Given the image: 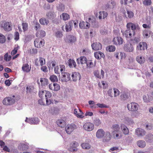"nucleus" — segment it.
Wrapping results in <instances>:
<instances>
[{
  "mask_svg": "<svg viewBox=\"0 0 153 153\" xmlns=\"http://www.w3.org/2000/svg\"><path fill=\"white\" fill-rule=\"evenodd\" d=\"M65 9L64 5L62 4H59L57 7L58 10L60 11H63Z\"/></svg>",
  "mask_w": 153,
  "mask_h": 153,
  "instance_id": "de8ad7c7",
  "label": "nucleus"
},
{
  "mask_svg": "<svg viewBox=\"0 0 153 153\" xmlns=\"http://www.w3.org/2000/svg\"><path fill=\"white\" fill-rule=\"evenodd\" d=\"M125 122L129 124H132L134 123V122L132 119L128 117H125Z\"/></svg>",
  "mask_w": 153,
  "mask_h": 153,
  "instance_id": "49530a36",
  "label": "nucleus"
},
{
  "mask_svg": "<svg viewBox=\"0 0 153 153\" xmlns=\"http://www.w3.org/2000/svg\"><path fill=\"white\" fill-rule=\"evenodd\" d=\"M91 47L93 50L95 51H98L102 48V46L100 43L96 42L92 44Z\"/></svg>",
  "mask_w": 153,
  "mask_h": 153,
  "instance_id": "9b49d317",
  "label": "nucleus"
},
{
  "mask_svg": "<svg viewBox=\"0 0 153 153\" xmlns=\"http://www.w3.org/2000/svg\"><path fill=\"white\" fill-rule=\"evenodd\" d=\"M14 100L11 97H5L3 100L2 102L3 104L6 105H10L13 104Z\"/></svg>",
  "mask_w": 153,
  "mask_h": 153,
  "instance_id": "423d86ee",
  "label": "nucleus"
},
{
  "mask_svg": "<svg viewBox=\"0 0 153 153\" xmlns=\"http://www.w3.org/2000/svg\"><path fill=\"white\" fill-rule=\"evenodd\" d=\"M114 97H116L119 95L120 92L118 89L116 88H114Z\"/></svg>",
  "mask_w": 153,
  "mask_h": 153,
  "instance_id": "13d9d810",
  "label": "nucleus"
},
{
  "mask_svg": "<svg viewBox=\"0 0 153 153\" xmlns=\"http://www.w3.org/2000/svg\"><path fill=\"white\" fill-rule=\"evenodd\" d=\"M11 59L10 55H8V53H6L4 55V60L7 62L10 61Z\"/></svg>",
  "mask_w": 153,
  "mask_h": 153,
  "instance_id": "a18cd8bd",
  "label": "nucleus"
},
{
  "mask_svg": "<svg viewBox=\"0 0 153 153\" xmlns=\"http://www.w3.org/2000/svg\"><path fill=\"white\" fill-rule=\"evenodd\" d=\"M111 135L109 132H106L104 137V139L106 141L108 142L111 139Z\"/></svg>",
  "mask_w": 153,
  "mask_h": 153,
  "instance_id": "c9c22d12",
  "label": "nucleus"
},
{
  "mask_svg": "<svg viewBox=\"0 0 153 153\" xmlns=\"http://www.w3.org/2000/svg\"><path fill=\"white\" fill-rule=\"evenodd\" d=\"M34 23L35 24L34 27L36 30H38L40 28V24L38 22L34 21Z\"/></svg>",
  "mask_w": 153,
  "mask_h": 153,
  "instance_id": "603ef678",
  "label": "nucleus"
},
{
  "mask_svg": "<svg viewBox=\"0 0 153 153\" xmlns=\"http://www.w3.org/2000/svg\"><path fill=\"white\" fill-rule=\"evenodd\" d=\"M71 77L73 80L74 81H76L78 79L79 80L81 78V76L80 74L76 72L72 73Z\"/></svg>",
  "mask_w": 153,
  "mask_h": 153,
  "instance_id": "f3484780",
  "label": "nucleus"
},
{
  "mask_svg": "<svg viewBox=\"0 0 153 153\" xmlns=\"http://www.w3.org/2000/svg\"><path fill=\"white\" fill-rule=\"evenodd\" d=\"M25 121L31 124H37L39 122V119L37 117L30 118L29 119L26 117Z\"/></svg>",
  "mask_w": 153,
  "mask_h": 153,
  "instance_id": "0eeeda50",
  "label": "nucleus"
},
{
  "mask_svg": "<svg viewBox=\"0 0 153 153\" xmlns=\"http://www.w3.org/2000/svg\"><path fill=\"white\" fill-rule=\"evenodd\" d=\"M87 58L84 56H81L77 59V63L78 64H86L87 61Z\"/></svg>",
  "mask_w": 153,
  "mask_h": 153,
  "instance_id": "dca6fc26",
  "label": "nucleus"
},
{
  "mask_svg": "<svg viewBox=\"0 0 153 153\" xmlns=\"http://www.w3.org/2000/svg\"><path fill=\"white\" fill-rule=\"evenodd\" d=\"M5 36L1 33H0V43H3L5 42Z\"/></svg>",
  "mask_w": 153,
  "mask_h": 153,
  "instance_id": "8fccbe9b",
  "label": "nucleus"
},
{
  "mask_svg": "<svg viewBox=\"0 0 153 153\" xmlns=\"http://www.w3.org/2000/svg\"><path fill=\"white\" fill-rule=\"evenodd\" d=\"M115 49L116 48L113 45L109 46L107 48V50L110 52L114 51Z\"/></svg>",
  "mask_w": 153,
  "mask_h": 153,
  "instance_id": "c03bdc74",
  "label": "nucleus"
},
{
  "mask_svg": "<svg viewBox=\"0 0 153 153\" xmlns=\"http://www.w3.org/2000/svg\"><path fill=\"white\" fill-rule=\"evenodd\" d=\"M104 134L105 132L102 129H99L96 132V136L97 138H100L104 136Z\"/></svg>",
  "mask_w": 153,
  "mask_h": 153,
  "instance_id": "4be33fe9",
  "label": "nucleus"
},
{
  "mask_svg": "<svg viewBox=\"0 0 153 153\" xmlns=\"http://www.w3.org/2000/svg\"><path fill=\"white\" fill-rule=\"evenodd\" d=\"M39 61L41 66L43 65L45 63V59L42 57L39 58Z\"/></svg>",
  "mask_w": 153,
  "mask_h": 153,
  "instance_id": "0e129e2a",
  "label": "nucleus"
},
{
  "mask_svg": "<svg viewBox=\"0 0 153 153\" xmlns=\"http://www.w3.org/2000/svg\"><path fill=\"white\" fill-rule=\"evenodd\" d=\"M96 105L98 107L100 108H107L108 107V106L106 105L103 103L100 104L98 103Z\"/></svg>",
  "mask_w": 153,
  "mask_h": 153,
  "instance_id": "6e6d98bb",
  "label": "nucleus"
},
{
  "mask_svg": "<svg viewBox=\"0 0 153 153\" xmlns=\"http://www.w3.org/2000/svg\"><path fill=\"white\" fill-rule=\"evenodd\" d=\"M137 61L140 64H144L146 62L145 58L140 55L137 56L136 58Z\"/></svg>",
  "mask_w": 153,
  "mask_h": 153,
  "instance_id": "aec40b11",
  "label": "nucleus"
},
{
  "mask_svg": "<svg viewBox=\"0 0 153 153\" xmlns=\"http://www.w3.org/2000/svg\"><path fill=\"white\" fill-rule=\"evenodd\" d=\"M50 79L52 82H57L58 81L57 77L55 75L51 76L50 77Z\"/></svg>",
  "mask_w": 153,
  "mask_h": 153,
  "instance_id": "37998d69",
  "label": "nucleus"
},
{
  "mask_svg": "<svg viewBox=\"0 0 153 153\" xmlns=\"http://www.w3.org/2000/svg\"><path fill=\"white\" fill-rule=\"evenodd\" d=\"M131 31V30L129 29L126 30L124 33V35L126 38H128V33H129Z\"/></svg>",
  "mask_w": 153,
  "mask_h": 153,
  "instance_id": "69168bd1",
  "label": "nucleus"
},
{
  "mask_svg": "<svg viewBox=\"0 0 153 153\" xmlns=\"http://www.w3.org/2000/svg\"><path fill=\"white\" fill-rule=\"evenodd\" d=\"M19 34L18 32H16L14 34V39L16 41H18L19 39Z\"/></svg>",
  "mask_w": 153,
  "mask_h": 153,
  "instance_id": "680f3d73",
  "label": "nucleus"
},
{
  "mask_svg": "<svg viewBox=\"0 0 153 153\" xmlns=\"http://www.w3.org/2000/svg\"><path fill=\"white\" fill-rule=\"evenodd\" d=\"M38 42L36 41H35L34 42V45L35 47L37 48H40L44 44V41H40L39 42V45H38Z\"/></svg>",
  "mask_w": 153,
  "mask_h": 153,
  "instance_id": "7c9ffc66",
  "label": "nucleus"
},
{
  "mask_svg": "<svg viewBox=\"0 0 153 153\" xmlns=\"http://www.w3.org/2000/svg\"><path fill=\"white\" fill-rule=\"evenodd\" d=\"M19 48V47L18 45H15L14 49L12 50L11 52V55H13L17 53V50Z\"/></svg>",
  "mask_w": 153,
  "mask_h": 153,
  "instance_id": "ea45409f",
  "label": "nucleus"
},
{
  "mask_svg": "<svg viewBox=\"0 0 153 153\" xmlns=\"http://www.w3.org/2000/svg\"><path fill=\"white\" fill-rule=\"evenodd\" d=\"M152 4L151 0H145L143 2V4L146 6L150 5Z\"/></svg>",
  "mask_w": 153,
  "mask_h": 153,
  "instance_id": "5fc2aeb1",
  "label": "nucleus"
},
{
  "mask_svg": "<svg viewBox=\"0 0 153 153\" xmlns=\"http://www.w3.org/2000/svg\"><path fill=\"white\" fill-rule=\"evenodd\" d=\"M118 150V148L116 147H114L111 148L110 149V150L113 153L117 152Z\"/></svg>",
  "mask_w": 153,
  "mask_h": 153,
  "instance_id": "e2e57ef3",
  "label": "nucleus"
},
{
  "mask_svg": "<svg viewBox=\"0 0 153 153\" xmlns=\"http://www.w3.org/2000/svg\"><path fill=\"white\" fill-rule=\"evenodd\" d=\"M46 16L48 18L51 19L53 17V14L51 12H49L47 13Z\"/></svg>",
  "mask_w": 153,
  "mask_h": 153,
  "instance_id": "774afa93",
  "label": "nucleus"
},
{
  "mask_svg": "<svg viewBox=\"0 0 153 153\" xmlns=\"http://www.w3.org/2000/svg\"><path fill=\"white\" fill-rule=\"evenodd\" d=\"M45 32L43 30H40L36 33V36L38 37H43L45 36Z\"/></svg>",
  "mask_w": 153,
  "mask_h": 153,
  "instance_id": "bb28decb",
  "label": "nucleus"
},
{
  "mask_svg": "<svg viewBox=\"0 0 153 153\" xmlns=\"http://www.w3.org/2000/svg\"><path fill=\"white\" fill-rule=\"evenodd\" d=\"M22 69L23 71L28 73L30 71L31 68H29V65L27 64H26L23 65Z\"/></svg>",
  "mask_w": 153,
  "mask_h": 153,
  "instance_id": "393cba45",
  "label": "nucleus"
},
{
  "mask_svg": "<svg viewBox=\"0 0 153 153\" xmlns=\"http://www.w3.org/2000/svg\"><path fill=\"white\" fill-rule=\"evenodd\" d=\"M74 114L78 118H82L84 117V116H83L82 115H79L77 113V110L76 109H74Z\"/></svg>",
  "mask_w": 153,
  "mask_h": 153,
  "instance_id": "a19ab883",
  "label": "nucleus"
},
{
  "mask_svg": "<svg viewBox=\"0 0 153 153\" xmlns=\"http://www.w3.org/2000/svg\"><path fill=\"white\" fill-rule=\"evenodd\" d=\"M151 31L149 30H145L143 33V35L144 37L146 38H148L150 36Z\"/></svg>",
  "mask_w": 153,
  "mask_h": 153,
  "instance_id": "2f4dec72",
  "label": "nucleus"
},
{
  "mask_svg": "<svg viewBox=\"0 0 153 153\" xmlns=\"http://www.w3.org/2000/svg\"><path fill=\"white\" fill-rule=\"evenodd\" d=\"M87 68H92L94 67V65L91 60H88L87 61L86 63Z\"/></svg>",
  "mask_w": 153,
  "mask_h": 153,
  "instance_id": "e433bc0d",
  "label": "nucleus"
},
{
  "mask_svg": "<svg viewBox=\"0 0 153 153\" xmlns=\"http://www.w3.org/2000/svg\"><path fill=\"white\" fill-rule=\"evenodd\" d=\"M123 49L126 52H132L134 51V47L131 44H126L123 46Z\"/></svg>",
  "mask_w": 153,
  "mask_h": 153,
  "instance_id": "9d476101",
  "label": "nucleus"
},
{
  "mask_svg": "<svg viewBox=\"0 0 153 153\" xmlns=\"http://www.w3.org/2000/svg\"><path fill=\"white\" fill-rule=\"evenodd\" d=\"M135 133L139 137H141L144 135L146 132L143 129L141 128H137L136 130Z\"/></svg>",
  "mask_w": 153,
  "mask_h": 153,
  "instance_id": "4468645a",
  "label": "nucleus"
},
{
  "mask_svg": "<svg viewBox=\"0 0 153 153\" xmlns=\"http://www.w3.org/2000/svg\"><path fill=\"white\" fill-rule=\"evenodd\" d=\"M114 134L119 133L120 131L119 125L117 124H115L112 125L111 128Z\"/></svg>",
  "mask_w": 153,
  "mask_h": 153,
  "instance_id": "a211bd4d",
  "label": "nucleus"
},
{
  "mask_svg": "<svg viewBox=\"0 0 153 153\" xmlns=\"http://www.w3.org/2000/svg\"><path fill=\"white\" fill-rule=\"evenodd\" d=\"M94 124L96 126H99L101 124V121L99 118H96L93 121Z\"/></svg>",
  "mask_w": 153,
  "mask_h": 153,
  "instance_id": "58836bf2",
  "label": "nucleus"
},
{
  "mask_svg": "<svg viewBox=\"0 0 153 153\" xmlns=\"http://www.w3.org/2000/svg\"><path fill=\"white\" fill-rule=\"evenodd\" d=\"M121 127L123 133L125 135L128 134L129 130L127 127L124 124H122L121 125Z\"/></svg>",
  "mask_w": 153,
  "mask_h": 153,
  "instance_id": "5701e85b",
  "label": "nucleus"
},
{
  "mask_svg": "<svg viewBox=\"0 0 153 153\" xmlns=\"http://www.w3.org/2000/svg\"><path fill=\"white\" fill-rule=\"evenodd\" d=\"M68 64L70 68L75 67L76 66L75 62L73 59H69L68 61Z\"/></svg>",
  "mask_w": 153,
  "mask_h": 153,
  "instance_id": "c756f323",
  "label": "nucleus"
},
{
  "mask_svg": "<svg viewBox=\"0 0 153 153\" xmlns=\"http://www.w3.org/2000/svg\"><path fill=\"white\" fill-rule=\"evenodd\" d=\"M28 145L27 143H20L18 146V149L20 150L24 151L28 149Z\"/></svg>",
  "mask_w": 153,
  "mask_h": 153,
  "instance_id": "6ab92c4d",
  "label": "nucleus"
},
{
  "mask_svg": "<svg viewBox=\"0 0 153 153\" xmlns=\"http://www.w3.org/2000/svg\"><path fill=\"white\" fill-rule=\"evenodd\" d=\"M131 26V30H132V34L134 36L135 34V30H136L137 28L139 26L137 25H136L134 23H132V25Z\"/></svg>",
  "mask_w": 153,
  "mask_h": 153,
  "instance_id": "72a5a7b5",
  "label": "nucleus"
},
{
  "mask_svg": "<svg viewBox=\"0 0 153 153\" xmlns=\"http://www.w3.org/2000/svg\"><path fill=\"white\" fill-rule=\"evenodd\" d=\"M81 146L83 149H88L90 148L91 145L88 143H82Z\"/></svg>",
  "mask_w": 153,
  "mask_h": 153,
  "instance_id": "4c0bfd02",
  "label": "nucleus"
},
{
  "mask_svg": "<svg viewBox=\"0 0 153 153\" xmlns=\"http://www.w3.org/2000/svg\"><path fill=\"white\" fill-rule=\"evenodd\" d=\"M90 25L89 23L87 22H81L79 24V26L81 29L88 28L90 27Z\"/></svg>",
  "mask_w": 153,
  "mask_h": 153,
  "instance_id": "2eb2a0df",
  "label": "nucleus"
},
{
  "mask_svg": "<svg viewBox=\"0 0 153 153\" xmlns=\"http://www.w3.org/2000/svg\"><path fill=\"white\" fill-rule=\"evenodd\" d=\"M99 13L100 15L98 18L100 19H104L108 15L107 13L105 11L100 12Z\"/></svg>",
  "mask_w": 153,
  "mask_h": 153,
  "instance_id": "c85d7f7f",
  "label": "nucleus"
},
{
  "mask_svg": "<svg viewBox=\"0 0 153 153\" xmlns=\"http://www.w3.org/2000/svg\"><path fill=\"white\" fill-rule=\"evenodd\" d=\"M139 107V105L134 102H131L127 105L128 110L131 111H137Z\"/></svg>",
  "mask_w": 153,
  "mask_h": 153,
  "instance_id": "f03ea898",
  "label": "nucleus"
},
{
  "mask_svg": "<svg viewBox=\"0 0 153 153\" xmlns=\"http://www.w3.org/2000/svg\"><path fill=\"white\" fill-rule=\"evenodd\" d=\"M1 27L6 31H9L12 29V23L10 22H3L1 25Z\"/></svg>",
  "mask_w": 153,
  "mask_h": 153,
  "instance_id": "f257e3e1",
  "label": "nucleus"
},
{
  "mask_svg": "<svg viewBox=\"0 0 153 153\" xmlns=\"http://www.w3.org/2000/svg\"><path fill=\"white\" fill-rule=\"evenodd\" d=\"M79 146V143L77 142L74 141L71 144V146L69 148V150L72 152H76L78 150L77 147Z\"/></svg>",
  "mask_w": 153,
  "mask_h": 153,
  "instance_id": "f8f14e48",
  "label": "nucleus"
},
{
  "mask_svg": "<svg viewBox=\"0 0 153 153\" xmlns=\"http://www.w3.org/2000/svg\"><path fill=\"white\" fill-rule=\"evenodd\" d=\"M76 126L74 124H71V125H68L65 128V130L66 133L70 134L73 131V130L76 128Z\"/></svg>",
  "mask_w": 153,
  "mask_h": 153,
  "instance_id": "6e6552de",
  "label": "nucleus"
},
{
  "mask_svg": "<svg viewBox=\"0 0 153 153\" xmlns=\"http://www.w3.org/2000/svg\"><path fill=\"white\" fill-rule=\"evenodd\" d=\"M60 89V86L59 84L56 83H53V91H58Z\"/></svg>",
  "mask_w": 153,
  "mask_h": 153,
  "instance_id": "09e8293b",
  "label": "nucleus"
},
{
  "mask_svg": "<svg viewBox=\"0 0 153 153\" xmlns=\"http://www.w3.org/2000/svg\"><path fill=\"white\" fill-rule=\"evenodd\" d=\"M65 40H67L68 43H73L76 41V39L74 36L69 35L66 37Z\"/></svg>",
  "mask_w": 153,
  "mask_h": 153,
  "instance_id": "412c9836",
  "label": "nucleus"
},
{
  "mask_svg": "<svg viewBox=\"0 0 153 153\" xmlns=\"http://www.w3.org/2000/svg\"><path fill=\"white\" fill-rule=\"evenodd\" d=\"M39 22L40 23L43 25H47L49 23L48 20L46 19L45 18H42L40 19Z\"/></svg>",
  "mask_w": 153,
  "mask_h": 153,
  "instance_id": "473e14b6",
  "label": "nucleus"
},
{
  "mask_svg": "<svg viewBox=\"0 0 153 153\" xmlns=\"http://www.w3.org/2000/svg\"><path fill=\"white\" fill-rule=\"evenodd\" d=\"M61 81L62 82H67L70 80V74L68 72H62Z\"/></svg>",
  "mask_w": 153,
  "mask_h": 153,
  "instance_id": "39448f33",
  "label": "nucleus"
},
{
  "mask_svg": "<svg viewBox=\"0 0 153 153\" xmlns=\"http://www.w3.org/2000/svg\"><path fill=\"white\" fill-rule=\"evenodd\" d=\"M61 17H62L63 20L64 21L68 20L70 18L69 15L66 13H64L62 14L60 16Z\"/></svg>",
  "mask_w": 153,
  "mask_h": 153,
  "instance_id": "f704fd0d",
  "label": "nucleus"
},
{
  "mask_svg": "<svg viewBox=\"0 0 153 153\" xmlns=\"http://www.w3.org/2000/svg\"><path fill=\"white\" fill-rule=\"evenodd\" d=\"M145 140L146 142L149 143H152L153 142V135L152 134H149L146 136Z\"/></svg>",
  "mask_w": 153,
  "mask_h": 153,
  "instance_id": "a878e982",
  "label": "nucleus"
},
{
  "mask_svg": "<svg viewBox=\"0 0 153 153\" xmlns=\"http://www.w3.org/2000/svg\"><path fill=\"white\" fill-rule=\"evenodd\" d=\"M113 42L114 44L115 45H121L123 43V40L122 38L121 37L117 36L114 38L113 40Z\"/></svg>",
  "mask_w": 153,
  "mask_h": 153,
  "instance_id": "1a4fd4ad",
  "label": "nucleus"
},
{
  "mask_svg": "<svg viewBox=\"0 0 153 153\" xmlns=\"http://www.w3.org/2000/svg\"><path fill=\"white\" fill-rule=\"evenodd\" d=\"M147 48V43L144 42H141L139 43V45L137 46V49L140 50H144Z\"/></svg>",
  "mask_w": 153,
  "mask_h": 153,
  "instance_id": "ddd939ff",
  "label": "nucleus"
},
{
  "mask_svg": "<svg viewBox=\"0 0 153 153\" xmlns=\"http://www.w3.org/2000/svg\"><path fill=\"white\" fill-rule=\"evenodd\" d=\"M137 145L139 147L143 148L146 146V143L143 140H139L137 142Z\"/></svg>",
  "mask_w": 153,
  "mask_h": 153,
  "instance_id": "cd10ccee",
  "label": "nucleus"
},
{
  "mask_svg": "<svg viewBox=\"0 0 153 153\" xmlns=\"http://www.w3.org/2000/svg\"><path fill=\"white\" fill-rule=\"evenodd\" d=\"M23 29L24 31H26L28 28V25L26 23H22Z\"/></svg>",
  "mask_w": 153,
  "mask_h": 153,
  "instance_id": "052dcab7",
  "label": "nucleus"
},
{
  "mask_svg": "<svg viewBox=\"0 0 153 153\" xmlns=\"http://www.w3.org/2000/svg\"><path fill=\"white\" fill-rule=\"evenodd\" d=\"M33 89V87L31 86L27 87L26 88V92L27 93H31L32 92Z\"/></svg>",
  "mask_w": 153,
  "mask_h": 153,
  "instance_id": "4d7b16f0",
  "label": "nucleus"
},
{
  "mask_svg": "<svg viewBox=\"0 0 153 153\" xmlns=\"http://www.w3.org/2000/svg\"><path fill=\"white\" fill-rule=\"evenodd\" d=\"M94 76L98 78H101L102 76L99 74V71L97 70L94 71Z\"/></svg>",
  "mask_w": 153,
  "mask_h": 153,
  "instance_id": "864d4df0",
  "label": "nucleus"
},
{
  "mask_svg": "<svg viewBox=\"0 0 153 153\" xmlns=\"http://www.w3.org/2000/svg\"><path fill=\"white\" fill-rule=\"evenodd\" d=\"M89 104L90 105V108H96L97 107L94 105L95 102L93 100H89L88 102Z\"/></svg>",
  "mask_w": 153,
  "mask_h": 153,
  "instance_id": "79ce46f5",
  "label": "nucleus"
},
{
  "mask_svg": "<svg viewBox=\"0 0 153 153\" xmlns=\"http://www.w3.org/2000/svg\"><path fill=\"white\" fill-rule=\"evenodd\" d=\"M56 123L57 125L61 127H64L66 125L65 122L62 120H58Z\"/></svg>",
  "mask_w": 153,
  "mask_h": 153,
  "instance_id": "b1692460",
  "label": "nucleus"
},
{
  "mask_svg": "<svg viewBox=\"0 0 153 153\" xmlns=\"http://www.w3.org/2000/svg\"><path fill=\"white\" fill-rule=\"evenodd\" d=\"M84 129L86 131H92L94 128V124L90 122L85 123L83 126Z\"/></svg>",
  "mask_w": 153,
  "mask_h": 153,
  "instance_id": "20e7f679",
  "label": "nucleus"
},
{
  "mask_svg": "<svg viewBox=\"0 0 153 153\" xmlns=\"http://www.w3.org/2000/svg\"><path fill=\"white\" fill-rule=\"evenodd\" d=\"M65 70V66L63 65H60L59 66L58 65L54 68V71L55 74L59 75L60 76V72L61 73L62 72H64Z\"/></svg>",
  "mask_w": 153,
  "mask_h": 153,
  "instance_id": "7ed1b4c3",
  "label": "nucleus"
},
{
  "mask_svg": "<svg viewBox=\"0 0 153 153\" xmlns=\"http://www.w3.org/2000/svg\"><path fill=\"white\" fill-rule=\"evenodd\" d=\"M52 96V94L49 91H46V94L45 95V97L46 98V97L48 98H50Z\"/></svg>",
  "mask_w": 153,
  "mask_h": 153,
  "instance_id": "338daca9",
  "label": "nucleus"
},
{
  "mask_svg": "<svg viewBox=\"0 0 153 153\" xmlns=\"http://www.w3.org/2000/svg\"><path fill=\"white\" fill-rule=\"evenodd\" d=\"M127 13L128 15V17L129 18H131L134 16V14L131 11H127Z\"/></svg>",
  "mask_w": 153,
  "mask_h": 153,
  "instance_id": "bf43d9fd",
  "label": "nucleus"
},
{
  "mask_svg": "<svg viewBox=\"0 0 153 153\" xmlns=\"http://www.w3.org/2000/svg\"><path fill=\"white\" fill-rule=\"evenodd\" d=\"M62 33L61 31H58L55 33V36L57 38H61L62 37Z\"/></svg>",
  "mask_w": 153,
  "mask_h": 153,
  "instance_id": "3c124183",
  "label": "nucleus"
}]
</instances>
